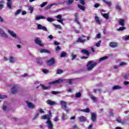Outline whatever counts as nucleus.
Here are the masks:
<instances>
[{"label": "nucleus", "mask_w": 129, "mask_h": 129, "mask_svg": "<svg viewBox=\"0 0 129 129\" xmlns=\"http://www.w3.org/2000/svg\"><path fill=\"white\" fill-rule=\"evenodd\" d=\"M90 98L93 100V102H96V98L94 97V96H91L90 97Z\"/></svg>", "instance_id": "obj_43"}, {"label": "nucleus", "mask_w": 129, "mask_h": 129, "mask_svg": "<svg viewBox=\"0 0 129 129\" xmlns=\"http://www.w3.org/2000/svg\"><path fill=\"white\" fill-rule=\"evenodd\" d=\"M85 39H82L81 37L79 38L76 41L77 43H85Z\"/></svg>", "instance_id": "obj_22"}, {"label": "nucleus", "mask_w": 129, "mask_h": 129, "mask_svg": "<svg viewBox=\"0 0 129 129\" xmlns=\"http://www.w3.org/2000/svg\"><path fill=\"white\" fill-rule=\"evenodd\" d=\"M123 84H124V85H128L129 82H128V81H124V82H123Z\"/></svg>", "instance_id": "obj_64"}, {"label": "nucleus", "mask_w": 129, "mask_h": 129, "mask_svg": "<svg viewBox=\"0 0 129 129\" xmlns=\"http://www.w3.org/2000/svg\"><path fill=\"white\" fill-rule=\"evenodd\" d=\"M7 97H8L7 95H0V102L2 101V99H4V98H7Z\"/></svg>", "instance_id": "obj_36"}, {"label": "nucleus", "mask_w": 129, "mask_h": 129, "mask_svg": "<svg viewBox=\"0 0 129 129\" xmlns=\"http://www.w3.org/2000/svg\"><path fill=\"white\" fill-rule=\"evenodd\" d=\"M104 3H105V4H106V5H107V6L108 7H110V6H111V2H107L106 1H103Z\"/></svg>", "instance_id": "obj_40"}, {"label": "nucleus", "mask_w": 129, "mask_h": 129, "mask_svg": "<svg viewBox=\"0 0 129 129\" xmlns=\"http://www.w3.org/2000/svg\"><path fill=\"white\" fill-rule=\"evenodd\" d=\"M2 4H4V2L3 1L0 2V10L4 8V5Z\"/></svg>", "instance_id": "obj_53"}, {"label": "nucleus", "mask_w": 129, "mask_h": 129, "mask_svg": "<svg viewBox=\"0 0 129 129\" xmlns=\"http://www.w3.org/2000/svg\"><path fill=\"white\" fill-rule=\"evenodd\" d=\"M34 42H35V44H37L40 47L44 46V44H43V43H42V41H41V39L39 37L35 38L34 40Z\"/></svg>", "instance_id": "obj_6"}, {"label": "nucleus", "mask_w": 129, "mask_h": 129, "mask_svg": "<svg viewBox=\"0 0 129 129\" xmlns=\"http://www.w3.org/2000/svg\"><path fill=\"white\" fill-rule=\"evenodd\" d=\"M39 113H37L34 116V117L33 118V120H35V119H36L37 118L39 117Z\"/></svg>", "instance_id": "obj_51"}, {"label": "nucleus", "mask_w": 129, "mask_h": 129, "mask_svg": "<svg viewBox=\"0 0 129 129\" xmlns=\"http://www.w3.org/2000/svg\"><path fill=\"white\" fill-rule=\"evenodd\" d=\"M108 57L107 56H104L102 57H101L98 62H94L93 60H91L88 62L86 67H87V70L88 71H91L92 70H93V68L97 66V64L98 63H100V62H102V61H104V60H106V59H108Z\"/></svg>", "instance_id": "obj_1"}, {"label": "nucleus", "mask_w": 129, "mask_h": 129, "mask_svg": "<svg viewBox=\"0 0 129 129\" xmlns=\"http://www.w3.org/2000/svg\"><path fill=\"white\" fill-rule=\"evenodd\" d=\"M67 55V53L65 52H61L60 55V58H63L64 57H66V56Z\"/></svg>", "instance_id": "obj_31"}, {"label": "nucleus", "mask_w": 129, "mask_h": 129, "mask_svg": "<svg viewBox=\"0 0 129 129\" xmlns=\"http://www.w3.org/2000/svg\"><path fill=\"white\" fill-rule=\"evenodd\" d=\"M75 22L78 24V25H80V22H79V20H78V18H75Z\"/></svg>", "instance_id": "obj_58"}, {"label": "nucleus", "mask_w": 129, "mask_h": 129, "mask_svg": "<svg viewBox=\"0 0 129 129\" xmlns=\"http://www.w3.org/2000/svg\"><path fill=\"white\" fill-rule=\"evenodd\" d=\"M82 52L83 54H85L86 56H89V52L86 49H83Z\"/></svg>", "instance_id": "obj_27"}, {"label": "nucleus", "mask_w": 129, "mask_h": 129, "mask_svg": "<svg viewBox=\"0 0 129 129\" xmlns=\"http://www.w3.org/2000/svg\"><path fill=\"white\" fill-rule=\"evenodd\" d=\"M40 86H41L42 88L44 90L48 89V88L50 87H46V86H44L43 85H41Z\"/></svg>", "instance_id": "obj_41"}, {"label": "nucleus", "mask_w": 129, "mask_h": 129, "mask_svg": "<svg viewBox=\"0 0 129 129\" xmlns=\"http://www.w3.org/2000/svg\"><path fill=\"white\" fill-rule=\"evenodd\" d=\"M54 27L56 28V29H60V30L62 29V27H61L60 25H56L55 24H53Z\"/></svg>", "instance_id": "obj_35"}, {"label": "nucleus", "mask_w": 129, "mask_h": 129, "mask_svg": "<svg viewBox=\"0 0 129 129\" xmlns=\"http://www.w3.org/2000/svg\"><path fill=\"white\" fill-rule=\"evenodd\" d=\"M126 28L124 27H120L118 29L117 31L118 32H120L121 31H124V30H126Z\"/></svg>", "instance_id": "obj_30"}, {"label": "nucleus", "mask_w": 129, "mask_h": 129, "mask_svg": "<svg viewBox=\"0 0 129 129\" xmlns=\"http://www.w3.org/2000/svg\"><path fill=\"white\" fill-rule=\"evenodd\" d=\"M109 15V13H101V15L102 16V17H104L105 18V19H106L107 20H108V15Z\"/></svg>", "instance_id": "obj_26"}, {"label": "nucleus", "mask_w": 129, "mask_h": 129, "mask_svg": "<svg viewBox=\"0 0 129 129\" xmlns=\"http://www.w3.org/2000/svg\"><path fill=\"white\" fill-rule=\"evenodd\" d=\"M109 46H110L111 48H115L116 47H117V43L113 42H110Z\"/></svg>", "instance_id": "obj_15"}, {"label": "nucleus", "mask_w": 129, "mask_h": 129, "mask_svg": "<svg viewBox=\"0 0 129 129\" xmlns=\"http://www.w3.org/2000/svg\"><path fill=\"white\" fill-rule=\"evenodd\" d=\"M57 4L56 3H53L52 4H50L47 6H46V7H45V10H50V9H51V8H52V7H54V6H57Z\"/></svg>", "instance_id": "obj_17"}, {"label": "nucleus", "mask_w": 129, "mask_h": 129, "mask_svg": "<svg viewBox=\"0 0 129 129\" xmlns=\"http://www.w3.org/2000/svg\"><path fill=\"white\" fill-rule=\"evenodd\" d=\"M73 127L74 129H80V127H79V126H78V125H74L73 126Z\"/></svg>", "instance_id": "obj_55"}, {"label": "nucleus", "mask_w": 129, "mask_h": 129, "mask_svg": "<svg viewBox=\"0 0 129 129\" xmlns=\"http://www.w3.org/2000/svg\"><path fill=\"white\" fill-rule=\"evenodd\" d=\"M46 123L47 124L48 129H53V124L52 123V122H51L50 120H47L46 121Z\"/></svg>", "instance_id": "obj_12"}, {"label": "nucleus", "mask_w": 129, "mask_h": 129, "mask_svg": "<svg viewBox=\"0 0 129 129\" xmlns=\"http://www.w3.org/2000/svg\"><path fill=\"white\" fill-rule=\"evenodd\" d=\"M129 74H127L124 76V79L126 80L128 79Z\"/></svg>", "instance_id": "obj_52"}, {"label": "nucleus", "mask_w": 129, "mask_h": 129, "mask_svg": "<svg viewBox=\"0 0 129 129\" xmlns=\"http://www.w3.org/2000/svg\"><path fill=\"white\" fill-rule=\"evenodd\" d=\"M79 119L80 121H81V122H84V121H86V120H87V118H86V117L83 116L80 117L79 118Z\"/></svg>", "instance_id": "obj_18"}, {"label": "nucleus", "mask_w": 129, "mask_h": 129, "mask_svg": "<svg viewBox=\"0 0 129 129\" xmlns=\"http://www.w3.org/2000/svg\"><path fill=\"white\" fill-rule=\"evenodd\" d=\"M0 35L3 38H8V37H9L8 34H7L2 28H0Z\"/></svg>", "instance_id": "obj_10"}, {"label": "nucleus", "mask_w": 129, "mask_h": 129, "mask_svg": "<svg viewBox=\"0 0 129 129\" xmlns=\"http://www.w3.org/2000/svg\"><path fill=\"white\" fill-rule=\"evenodd\" d=\"M37 64H38L39 65H42V64H43V61H42V60L38 59L37 61Z\"/></svg>", "instance_id": "obj_48"}, {"label": "nucleus", "mask_w": 129, "mask_h": 129, "mask_svg": "<svg viewBox=\"0 0 129 129\" xmlns=\"http://www.w3.org/2000/svg\"><path fill=\"white\" fill-rule=\"evenodd\" d=\"M42 72H43V73H44L45 74H47L48 73H49V71H48V70H42Z\"/></svg>", "instance_id": "obj_50"}, {"label": "nucleus", "mask_w": 129, "mask_h": 129, "mask_svg": "<svg viewBox=\"0 0 129 129\" xmlns=\"http://www.w3.org/2000/svg\"><path fill=\"white\" fill-rule=\"evenodd\" d=\"M8 33L9 34V35H10V36H11V37H12V38H14V39H17L19 41H21V38H20V37L18 36L17 34H16V33H15V32H14L13 31L8 29Z\"/></svg>", "instance_id": "obj_3"}, {"label": "nucleus", "mask_w": 129, "mask_h": 129, "mask_svg": "<svg viewBox=\"0 0 129 129\" xmlns=\"http://www.w3.org/2000/svg\"><path fill=\"white\" fill-rule=\"evenodd\" d=\"M81 111H82L83 112H86L87 113H89V112H90V109L89 108H86V109L81 110Z\"/></svg>", "instance_id": "obj_24"}, {"label": "nucleus", "mask_w": 129, "mask_h": 129, "mask_svg": "<svg viewBox=\"0 0 129 129\" xmlns=\"http://www.w3.org/2000/svg\"><path fill=\"white\" fill-rule=\"evenodd\" d=\"M57 22H58V23H60V24H62V25H64V23H63V20H57Z\"/></svg>", "instance_id": "obj_56"}, {"label": "nucleus", "mask_w": 129, "mask_h": 129, "mask_svg": "<svg viewBox=\"0 0 129 129\" xmlns=\"http://www.w3.org/2000/svg\"><path fill=\"white\" fill-rule=\"evenodd\" d=\"M73 79H70L68 80V82L70 84V85H72V82H73Z\"/></svg>", "instance_id": "obj_44"}, {"label": "nucleus", "mask_w": 129, "mask_h": 129, "mask_svg": "<svg viewBox=\"0 0 129 129\" xmlns=\"http://www.w3.org/2000/svg\"><path fill=\"white\" fill-rule=\"evenodd\" d=\"M47 4H48V2H44L42 4L40 5V8H44Z\"/></svg>", "instance_id": "obj_42"}, {"label": "nucleus", "mask_w": 129, "mask_h": 129, "mask_svg": "<svg viewBox=\"0 0 129 129\" xmlns=\"http://www.w3.org/2000/svg\"><path fill=\"white\" fill-rule=\"evenodd\" d=\"M19 89H20V87L17 85H14L11 89L12 94H16L19 91Z\"/></svg>", "instance_id": "obj_4"}, {"label": "nucleus", "mask_w": 129, "mask_h": 129, "mask_svg": "<svg viewBox=\"0 0 129 129\" xmlns=\"http://www.w3.org/2000/svg\"><path fill=\"white\" fill-rule=\"evenodd\" d=\"M80 3L82 5V6H84L85 5V2L83 0H80Z\"/></svg>", "instance_id": "obj_59"}, {"label": "nucleus", "mask_w": 129, "mask_h": 129, "mask_svg": "<svg viewBox=\"0 0 129 129\" xmlns=\"http://www.w3.org/2000/svg\"><path fill=\"white\" fill-rule=\"evenodd\" d=\"M9 61L10 63H14L15 62H16V58L13 56H10L9 58Z\"/></svg>", "instance_id": "obj_23"}, {"label": "nucleus", "mask_w": 129, "mask_h": 129, "mask_svg": "<svg viewBox=\"0 0 129 129\" xmlns=\"http://www.w3.org/2000/svg\"><path fill=\"white\" fill-rule=\"evenodd\" d=\"M52 94H59V93H60V92H58V91H52Z\"/></svg>", "instance_id": "obj_57"}, {"label": "nucleus", "mask_w": 129, "mask_h": 129, "mask_svg": "<svg viewBox=\"0 0 129 129\" xmlns=\"http://www.w3.org/2000/svg\"><path fill=\"white\" fill-rule=\"evenodd\" d=\"M39 112L40 113H45V112L44 111V110H43V109L42 108L39 109Z\"/></svg>", "instance_id": "obj_63"}, {"label": "nucleus", "mask_w": 129, "mask_h": 129, "mask_svg": "<svg viewBox=\"0 0 129 129\" xmlns=\"http://www.w3.org/2000/svg\"><path fill=\"white\" fill-rule=\"evenodd\" d=\"M126 63L124 62H121L119 63V66H125V65H126Z\"/></svg>", "instance_id": "obj_49"}, {"label": "nucleus", "mask_w": 129, "mask_h": 129, "mask_svg": "<svg viewBox=\"0 0 129 129\" xmlns=\"http://www.w3.org/2000/svg\"><path fill=\"white\" fill-rule=\"evenodd\" d=\"M37 30H43V31H45V32H47V28L45 26H43V25L41 24H38L37 25Z\"/></svg>", "instance_id": "obj_11"}, {"label": "nucleus", "mask_w": 129, "mask_h": 129, "mask_svg": "<svg viewBox=\"0 0 129 129\" xmlns=\"http://www.w3.org/2000/svg\"><path fill=\"white\" fill-rule=\"evenodd\" d=\"M56 51H60L61 50V47L60 46H57L55 48Z\"/></svg>", "instance_id": "obj_61"}, {"label": "nucleus", "mask_w": 129, "mask_h": 129, "mask_svg": "<svg viewBox=\"0 0 129 129\" xmlns=\"http://www.w3.org/2000/svg\"><path fill=\"white\" fill-rule=\"evenodd\" d=\"M42 119H47V120H50V118L49 117V115L45 114L42 116Z\"/></svg>", "instance_id": "obj_25"}, {"label": "nucleus", "mask_w": 129, "mask_h": 129, "mask_svg": "<svg viewBox=\"0 0 129 129\" xmlns=\"http://www.w3.org/2000/svg\"><path fill=\"white\" fill-rule=\"evenodd\" d=\"M95 19L96 23H97V24H98L99 25H100L101 22H100V20H99V18H98V16H96L95 17Z\"/></svg>", "instance_id": "obj_28"}, {"label": "nucleus", "mask_w": 129, "mask_h": 129, "mask_svg": "<svg viewBox=\"0 0 129 129\" xmlns=\"http://www.w3.org/2000/svg\"><path fill=\"white\" fill-rule=\"evenodd\" d=\"M115 9L117 11H119V12H120V11H122V9L121 8V6L119 5V4H116L115 6Z\"/></svg>", "instance_id": "obj_19"}, {"label": "nucleus", "mask_w": 129, "mask_h": 129, "mask_svg": "<svg viewBox=\"0 0 129 129\" xmlns=\"http://www.w3.org/2000/svg\"><path fill=\"white\" fill-rule=\"evenodd\" d=\"M75 97H76L77 98H78L79 97H81V93H80V92L77 93L76 94Z\"/></svg>", "instance_id": "obj_39"}, {"label": "nucleus", "mask_w": 129, "mask_h": 129, "mask_svg": "<svg viewBox=\"0 0 129 129\" xmlns=\"http://www.w3.org/2000/svg\"><path fill=\"white\" fill-rule=\"evenodd\" d=\"M26 103L27 104V106L30 109H34V108H35V105L32 104L31 102L27 101Z\"/></svg>", "instance_id": "obj_8"}, {"label": "nucleus", "mask_w": 129, "mask_h": 129, "mask_svg": "<svg viewBox=\"0 0 129 129\" xmlns=\"http://www.w3.org/2000/svg\"><path fill=\"white\" fill-rule=\"evenodd\" d=\"M21 12H22V10H21V9H18V10H17L15 12L14 15H15V16H18V15H20V14H21Z\"/></svg>", "instance_id": "obj_29"}, {"label": "nucleus", "mask_w": 129, "mask_h": 129, "mask_svg": "<svg viewBox=\"0 0 129 129\" xmlns=\"http://www.w3.org/2000/svg\"><path fill=\"white\" fill-rule=\"evenodd\" d=\"M7 7L9 9H12V4L11 2H7Z\"/></svg>", "instance_id": "obj_46"}, {"label": "nucleus", "mask_w": 129, "mask_h": 129, "mask_svg": "<svg viewBox=\"0 0 129 129\" xmlns=\"http://www.w3.org/2000/svg\"><path fill=\"white\" fill-rule=\"evenodd\" d=\"M47 21L51 23L52 22H54V21H55V19H54V18L48 17L47 18Z\"/></svg>", "instance_id": "obj_32"}, {"label": "nucleus", "mask_w": 129, "mask_h": 129, "mask_svg": "<svg viewBox=\"0 0 129 129\" xmlns=\"http://www.w3.org/2000/svg\"><path fill=\"white\" fill-rule=\"evenodd\" d=\"M124 40H125L126 41L129 40V35H125L124 37Z\"/></svg>", "instance_id": "obj_62"}, {"label": "nucleus", "mask_w": 129, "mask_h": 129, "mask_svg": "<svg viewBox=\"0 0 129 129\" xmlns=\"http://www.w3.org/2000/svg\"><path fill=\"white\" fill-rule=\"evenodd\" d=\"M40 53H47V54H50L51 52L48 49H41L40 50Z\"/></svg>", "instance_id": "obj_20"}, {"label": "nucleus", "mask_w": 129, "mask_h": 129, "mask_svg": "<svg viewBox=\"0 0 129 129\" xmlns=\"http://www.w3.org/2000/svg\"><path fill=\"white\" fill-rule=\"evenodd\" d=\"M101 43V41H99L97 43H96V47H99L100 46V44Z\"/></svg>", "instance_id": "obj_54"}, {"label": "nucleus", "mask_w": 129, "mask_h": 129, "mask_svg": "<svg viewBox=\"0 0 129 129\" xmlns=\"http://www.w3.org/2000/svg\"><path fill=\"white\" fill-rule=\"evenodd\" d=\"M11 120H13V121H18L20 120V119L18 117H14L11 119Z\"/></svg>", "instance_id": "obj_38"}, {"label": "nucleus", "mask_w": 129, "mask_h": 129, "mask_svg": "<svg viewBox=\"0 0 129 129\" xmlns=\"http://www.w3.org/2000/svg\"><path fill=\"white\" fill-rule=\"evenodd\" d=\"M72 57V60H75V59H76V57H77V55L72 54H71Z\"/></svg>", "instance_id": "obj_45"}, {"label": "nucleus", "mask_w": 129, "mask_h": 129, "mask_svg": "<svg viewBox=\"0 0 129 129\" xmlns=\"http://www.w3.org/2000/svg\"><path fill=\"white\" fill-rule=\"evenodd\" d=\"M47 63L48 66H52V65H54V64H55V59H54V58H52L47 61Z\"/></svg>", "instance_id": "obj_9"}, {"label": "nucleus", "mask_w": 129, "mask_h": 129, "mask_svg": "<svg viewBox=\"0 0 129 129\" xmlns=\"http://www.w3.org/2000/svg\"><path fill=\"white\" fill-rule=\"evenodd\" d=\"M74 2V0H68V2L66 1V3L67 5H72Z\"/></svg>", "instance_id": "obj_37"}, {"label": "nucleus", "mask_w": 129, "mask_h": 129, "mask_svg": "<svg viewBox=\"0 0 129 129\" xmlns=\"http://www.w3.org/2000/svg\"><path fill=\"white\" fill-rule=\"evenodd\" d=\"M54 121H59V118L58 117H55L54 118Z\"/></svg>", "instance_id": "obj_60"}, {"label": "nucleus", "mask_w": 129, "mask_h": 129, "mask_svg": "<svg viewBox=\"0 0 129 129\" xmlns=\"http://www.w3.org/2000/svg\"><path fill=\"white\" fill-rule=\"evenodd\" d=\"M61 73H63V70L61 69L57 70V74H61Z\"/></svg>", "instance_id": "obj_47"}, {"label": "nucleus", "mask_w": 129, "mask_h": 129, "mask_svg": "<svg viewBox=\"0 0 129 129\" xmlns=\"http://www.w3.org/2000/svg\"><path fill=\"white\" fill-rule=\"evenodd\" d=\"M97 114L95 112H91V119L93 122H95L97 119Z\"/></svg>", "instance_id": "obj_5"}, {"label": "nucleus", "mask_w": 129, "mask_h": 129, "mask_svg": "<svg viewBox=\"0 0 129 129\" xmlns=\"http://www.w3.org/2000/svg\"><path fill=\"white\" fill-rule=\"evenodd\" d=\"M122 87L119 85H115L112 87V90H117L118 89H122Z\"/></svg>", "instance_id": "obj_21"}, {"label": "nucleus", "mask_w": 129, "mask_h": 129, "mask_svg": "<svg viewBox=\"0 0 129 129\" xmlns=\"http://www.w3.org/2000/svg\"><path fill=\"white\" fill-rule=\"evenodd\" d=\"M118 24L120 26L123 27L125 24V22L124 21V19H119Z\"/></svg>", "instance_id": "obj_14"}, {"label": "nucleus", "mask_w": 129, "mask_h": 129, "mask_svg": "<svg viewBox=\"0 0 129 129\" xmlns=\"http://www.w3.org/2000/svg\"><path fill=\"white\" fill-rule=\"evenodd\" d=\"M60 104L61 106V108L65 110L68 113H69V108L67 107V102L64 101H60Z\"/></svg>", "instance_id": "obj_2"}, {"label": "nucleus", "mask_w": 129, "mask_h": 129, "mask_svg": "<svg viewBox=\"0 0 129 129\" xmlns=\"http://www.w3.org/2000/svg\"><path fill=\"white\" fill-rule=\"evenodd\" d=\"M46 103L47 104H49V105H56L57 104V103L54 101H52L51 100H47L46 101Z\"/></svg>", "instance_id": "obj_13"}, {"label": "nucleus", "mask_w": 129, "mask_h": 129, "mask_svg": "<svg viewBox=\"0 0 129 129\" xmlns=\"http://www.w3.org/2000/svg\"><path fill=\"white\" fill-rule=\"evenodd\" d=\"M62 82H63V80L58 79L54 81L50 82L49 83H48V84L49 85H51L52 84H60V83H62Z\"/></svg>", "instance_id": "obj_7"}, {"label": "nucleus", "mask_w": 129, "mask_h": 129, "mask_svg": "<svg viewBox=\"0 0 129 129\" xmlns=\"http://www.w3.org/2000/svg\"><path fill=\"white\" fill-rule=\"evenodd\" d=\"M44 19H46V17L41 15H37L35 17V20L36 21H39V20H44Z\"/></svg>", "instance_id": "obj_16"}, {"label": "nucleus", "mask_w": 129, "mask_h": 129, "mask_svg": "<svg viewBox=\"0 0 129 129\" xmlns=\"http://www.w3.org/2000/svg\"><path fill=\"white\" fill-rule=\"evenodd\" d=\"M28 10L31 11L30 14H33V12H34V8L31 6H28Z\"/></svg>", "instance_id": "obj_33"}, {"label": "nucleus", "mask_w": 129, "mask_h": 129, "mask_svg": "<svg viewBox=\"0 0 129 129\" xmlns=\"http://www.w3.org/2000/svg\"><path fill=\"white\" fill-rule=\"evenodd\" d=\"M78 7L82 11H85V8L84 7L82 6V5H78Z\"/></svg>", "instance_id": "obj_34"}]
</instances>
